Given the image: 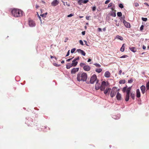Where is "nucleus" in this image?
<instances>
[{"mask_svg": "<svg viewBox=\"0 0 149 149\" xmlns=\"http://www.w3.org/2000/svg\"><path fill=\"white\" fill-rule=\"evenodd\" d=\"M127 55H123L120 57V58H125L127 57Z\"/></svg>", "mask_w": 149, "mask_h": 149, "instance_id": "nucleus-44", "label": "nucleus"}, {"mask_svg": "<svg viewBox=\"0 0 149 149\" xmlns=\"http://www.w3.org/2000/svg\"><path fill=\"white\" fill-rule=\"evenodd\" d=\"M146 88L147 90L149 89V81H148L146 84Z\"/></svg>", "mask_w": 149, "mask_h": 149, "instance_id": "nucleus-30", "label": "nucleus"}, {"mask_svg": "<svg viewBox=\"0 0 149 149\" xmlns=\"http://www.w3.org/2000/svg\"><path fill=\"white\" fill-rule=\"evenodd\" d=\"M84 41L86 43V45H87V46H88L87 44V41H85V40H84Z\"/></svg>", "mask_w": 149, "mask_h": 149, "instance_id": "nucleus-64", "label": "nucleus"}, {"mask_svg": "<svg viewBox=\"0 0 149 149\" xmlns=\"http://www.w3.org/2000/svg\"><path fill=\"white\" fill-rule=\"evenodd\" d=\"M69 54H70V50H69L67 53V54L65 56L66 57H67V56H68L69 55Z\"/></svg>", "mask_w": 149, "mask_h": 149, "instance_id": "nucleus-46", "label": "nucleus"}, {"mask_svg": "<svg viewBox=\"0 0 149 149\" xmlns=\"http://www.w3.org/2000/svg\"><path fill=\"white\" fill-rule=\"evenodd\" d=\"M59 2L57 0H54L51 3V5L53 6H56L58 4Z\"/></svg>", "mask_w": 149, "mask_h": 149, "instance_id": "nucleus-9", "label": "nucleus"}, {"mask_svg": "<svg viewBox=\"0 0 149 149\" xmlns=\"http://www.w3.org/2000/svg\"><path fill=\"white\" fill-rule=\"evenodd\" d=\"M94 65H95L96 67H101V65L97 63H95L94 64Z\"/></svg>", "mask_w": 149, "mask_h": 149, "instance_id": "nucleus-32", "label": "nucleus"}, {"mask_svg": "<svg viewBox=\"0 0 149 149\" xmlns=\"http://www.w3.org/2000/svg\"><path fill=\"white\" fill-rule=\"evenodd\" d=\"M76 50V49L75 48H73L71 49V53H73Z\"/></svg>", "mask_w": 149, "mask_h": 149, "instance_id": "nucleus-35", "label": "nucleus"}, {"mask_svg": "<svg viewBox=\"0 0 149 149\" xmlns=\"http://www.w3.org/2000/svg\"><path fill=\"white\" fill-rule=\"evenodd\" d=\"M116 38L121 40H123V38L119 36H117Z\"/></svg>", "mask_w": 149, "mask_h": 149, "instance_id": "nucleus-27", "label": "nucleus"}, {"mask_svg": "<svg viewBox=\"0 0 149 149\" xmlns=\"http://www.w3.org/2000/svg\"><path fill=\"white\" fill-rule=\"evenodd\" d=\"M72 63H68L66 65V68L67 69H70L71 67L73 66Z\"/></svg>", "mask_w": 149, "mask_h": 149, "instance_id": "nucleus-20", "label": "nucleus"}, {"mask_svg": "<svg viewBox=\"0 0 149 149\" xmlns=\"http://www.w3.org/2000/svg\"><path fill=\"white\" fill-rule=\"evenodd\" d=\"M74 59L76 61H78V60H79V56L77 57L76 58H75Z\"/></svg>", "mask_w": 149, "mask_h": 149, "instance_id": "nucleus-50", "label": "nucleus"}, {"mask_svg": "<svg viewBox=\"0 0 149 149\" xmlns=\"http://www.w3.org/2000/svg\"><path fill=\"white\" fill-rule=\"evenodd\" d=\"M36 7L37 8H38L39 7V6H38V5H36Z\"/></svg>", "mask_w": 149, "mask_h": 149, "instance_id": "nucleus-63", "label": "nucleus"}, {"mask_svg": "<svg viewBox=\"0 0 149 149\" xmlns=\"http://www.w3.org/2000/svg\"><path fill=\"white\" fill-rule=\"evenodd\" d=\"M47 13H45V14H42L41 15H40L41 16H42V17H45V15H46L47 14Z\"/></svg>", "mask_w": 149, "mask_h": 149, "instance_id": "nucleus-42", "label": "nucleus"}, {"mask_svg": "<svg viewBox=\"0 0 149 149\" xmlns=\"http://www.w3.org/2000/svg\"><path fill=\"white\" fill-rule=\"evenodd\" d=\"M144 4L146 5L147 6H148L149 7V5L148 4V3H144Z\"/></svg>", "mask_w": 149, "mask_h": 149, "instance_id": "nucleus-57", "label": "nucleus"}, {"mask_svg": "<svg viewBox=\"0 0 149 149\" xmlns=\"http://www.w3.org/2000/svg\"><path fill=\"white\" fill-rule=\"evenodd\" d=\"M87 78V74L85 72H80L77 75V79L79 81H86Z\"/></svg>", "mask_w": 149, "mask_h": 149, "instance_id": "nucleus-1", "label": "nucleus"}, {"mask_svg": "<svg viewBox=\"0 0 149 149\" xmlns=\"http://www.w3.org/2000/svg\"><path fill=\"white\" fill-rule=\"evenodd\" d=\"M133 82V80L132 79H131L130 80H129L128 81V82L129 83H131Z\"/></svg>", "mask_w": 149, "mask_h": 149, "instance_id": "nucleus-47", "label": "nucleus"}, {"mask_svg": "<svg viewBox=\"0 0 149 149\" xmlns=\"http://www.w3.org/2000/svg\"><path fill=\"white\" fill-rule=\"evenodd\" d=\"M84 70L86 71H89L91 69V67L88 65H84L83 67Z\"/></svg>", "mask_w": 149, "mask_h": 149, "instance_id": "nucleus-10", "label": "nucleus"}, {"mask_svg": "<svg viewBox=\"0 0 149 149\" xmlns=\"http://www.w3.org/2000/svg\"><path fill=\"white\" fill-rule=\"evenodd\" d=\"M113 4V3H109L108 5V8L110 7H111L112 6Z\"/></svg>", "mask_w": 149, "mask_h": 149, "instance_id": "nucleus-40", "label": "nucleus"}, {"mask_svg": "<svg viewBox=\"0 0 149 149\" xmlns=\"http://www.w3.org/2000/svg\"><path fill=\"white\" fill-rule=\"evenodd\" d=\"M72 63L73 66L75 67L77 65L78 63V62L76 61L74 59L72 61Z\"/></svg>", "mask_w": 149, "mask_h": 149, "instance_id": "nucleus-19", "label": "nucleus"}, {"mask_svg": "<svg viewBox=\"0 0 149 149\" xmlns=\"http://www.w3.org/2000/svg\"><path fill=\"white\" fill-rule=\"evenodd\" d=\"M102 69L100 68H97L95 70V71L98 73H100L102 71Z\"/></svg>", "mask_w": 149, "mask_h": 149, "instance_id": "nucleus-25", "label": "nucleus"}, {"mask_svg": "<svg viewBox=\"0 0 149 149\" xmlns=\"http://www.w3.org/2000/svg\"><path fill=\"white\" fill-rule=\"evenodd\" d=\"M117 90L116 87H113L111 93L110 95L111 97H113L115 96L117 92Z\"/></svg>", "mask_w": 149, "mask_h": 149, "instance_id": "nucleus-4", "label": "nucleus"}, {"mask_svg": "<svg viewBox=\"0 0 149 149\" xmlns=\"http://www.w3.org/2000/svg\"><path fill=\"white\" fill-rule=\"evenodd\" d=\"M130 94H127L125 97V100L126 101H128L129 99Z\"/></svg>", "mask_w": 149, "mask_h": 149, "instance_id": "nucleus-24", "label": "nucleus"}, {"mask_svg": "<svg viewBox=\"0 0 149 149\" xmlns=\"http://www.w3.org/2000/svg\"><path fill=\"white\" fill-rule=\"evenodd\" d=\"M136 96L138 97L139 98L141 96V93L140 90L139 89H137L136 91Z\"/></svg>", "mask_w": 149, "mask_h": 149, "instance_id": "nucleus-16", "label": "nucleus"}, {"mask_svg": "<svg viewBox=\"0 0 149 149\" xmlns=\"http://www.w3.org/2000/svg\"><path fill=\"white\" fill-rule=\"evenodd\" d=\"M81 33H82V35H85V31H83Z\"/></svg>", "mask_w": 149, "mask_h": 149, "instance_id": "nucleus-53", "label": "nucleus"}, {"mask_svg": "<svg viewBox=\"0 0 149 149\" xmlns=\"http://www.w3.org/2000/svg\"><path fill=\"white\" fill-rule=\"evenodd\" d=\"M130 49L131 51H132L134 52H136V49L134 47H132L130 48Z\"/></svg>", "mask_w": 149, "mask_h": 149, "instance_id": "nucleus-22", "label": "nucleus"}, {"mask_svg": "<svg viewBox=\"0 0 149 149\" xmlns=\"http://www.w3.org/2000/svg\"><path fill=\"white\" fill-rule=\"evenodd\" d=\"M127 87H124L123 89V92H125L127 90Z\"/></svg>", "mask_w": 149, "mask_h": 149, "instance_id": "nucleus-37", "label": "nucleus"}, {"mask_svg": "<svg viewBox=\"0 0 149 149\" xmlns=\"http://www.w3.org/2000/svg\"><path fill=\"white\" fill-rule=\"evenodd\" d=\"M124 45L125 44H123L120 49V51L122 52H123L124 50Z\"/></svg>", "mask_w": 149, "mask_h": 149, "instance_id": "nucleus-28", "label": "nucleus"}, {"mask_svg": "<svg viewBox=\"0 0 149 149\" xmlns=\"http://www.w3.org/2000/svg\"><path fill=\"white\" fill-rule=\"evenodd\" d=\"M111 9L112 11V13L111 14V15L113 17H115L116 16V11L114 10L113 8H111Z\"/></svg>", "mask_w": 149, "mask_h": 149, "instance_id": "nucleus-12", "label": "nucleus"}, {"mask_svg": "<svg viewBox=\"0 0 149 149\" xmlns=\"http://www.w3.org/2000/svg\"><path fill=\"white\" fill-rule=\"evenodd\" d=\"M146 47L144 45L143 46L142 48L143 49H146Z\"/></svg>", "mask_w": 149, "mask_h": 149, "instance_id": "nucleus-55", "label": "nucleus"}, {"mask_svg": "<svg viewBox=\"0 0 149 149\" xmlns=\"http://www.w3.org/2000/svg\"><path fill=\"white\" fill-rule=\"evenodd\" d=\"M122 72V71L121 70H120L118 74L119 75H121Z\"/></svg>", "mask_w": 149, "mask_h": 149, "instance_id": "nucleus-56", "label": "nucleus"}, {"mask_svg": "<svg viewBox=\"0 0 149 149\" xmlns=\"http://www.w3.org/2000/svg\"><path fill=\"white\" fill-rule=\"evenodd\" d=\"M131 97L133 100H134L135 99V95L134 93H131Z\"/></svg>", "mask_w": 149, "mask_h": 149, "instance_id": "nucleus-26", "label": "nucleus"}, {"mask_svg": "<svg viewBox=\"0 0 149 149\" xmlns=\"http://www.w3.org/2000/svg\"><path fill=\"white\" fill-rule=\"evenodd\" d=\"M89 18H90V17L89 16H86V19L87 20H88L89 19Z\"/></svg>", "mask_w": 149, "mask_h": 149, "instance_id": "nucleus-58", "label": "nucleus"}, {"mask_svg": "<svg viewBox=\"0 0 149 149\" xmlns=\"http://www.w3.org/2000/svg\"><path fill=\"white\" fill-rule=\"evenodd\" d=\"M123 23L125 26L127 28H130V24L129 23L125 21H123Z\"/></svg>", "mask_w": 149, "mask_h": 149, "instance_id": "nucleus-17", "label": "nucleus"}, {"mask_svg": "<svg viewBox=\"0 0 149 149\" xmlns=\"http://www.w3.org/2000/svg\"><path fill=\"white\" fill-rule=\"evenodd\" d=\"M79 68H73L71 70V73L72 74H75L76 72L79 71Z\"/></svg>", "mask_w": 149, "mask_h": 149, "instance_id": "nucleus-13", "label": "nucleus"}, {"mask_svg": "<svg viewBox=\"0 0 149 149\" xmlns=\"http://www.w3.org/2000/svg\"><path fill=\"white\" fill-rule=\"evenodd\" d=\"M72 58H69L66 60V61L69 62L72 59Z\"/></svg>", "mask_w": 149, "mask_h": 149, "instance_id": "nucleus-54", "label": "nucleus"}, {"mask_svg": "<svg viewBox=\"0 0 149 149\" xmlns=\"http://www.w3.org/2000/svg\"><path fill=\"white\" fill-rule=\"evenodd\" d=\"M119 7L120 8H123V6L122 4L120 3L119 5Z\"/></svg>", "mask_w": 149, "mask_h": 149, "instance_id": "nucleus-39", "label": "nucleus"}, {"mask_svg": "<svg viewBox=\"0 0 149 149\" xmlns=\"http://www.w3.org/2000/svg\"><path fill=\"white\" fill-rule=\"evenodd\" d=\"M110 72L108 71H107L105 72L104 76L106 77L109 78L110 77Z\"/></svg>", "mask_w": 149, "mask_h": 149, "instance_id": "nucleus-15", "label": "nucleus"}, {"mask_svg": "<svg viewBox=\"0 0 149 149\" xmlns=\"http://www.w3.org/2000/svg\"><path fill=\"white\" fill-rule=\"evenodd\" d=\"M63 5L65 6L66 5H67L68 6H70V4L69 3H68L67 2H66L65 3L63 2Z\"/></svg>", "mask_w": 149, "mask_h": 149, "instance_id": "nucleus-29", "label": "nucleus"}, {"mask_svg": "<svg viewBox=\"0 0 149 149\" xmlns=\"http://www.w3.org/2000/svg\"><path fill=\"white\" fill-rule=\"evenodd\" d=\"M143 27H144L143 25H142L140 28V30L141 31H142L143 29Z\"/></svg>", "mask_w": 149, "mask_h": 149, "instance_id": "nucleus-43", "label": "nucleus"}, {"mask_svg": "<svg viewBox=\"0 0 149 149\" xmlns=\"http://www.w3.org/2000/svg\"><path fill=\"white\" fill-rule=\"evenodd\" d=\"M140 88L141 90L142 93L143 94H144L146 90V87L144 85L142 86H141Z\"/></svg>", "mask_w": 149, "mask_h": 149, "instance_id": "nucleus-14", "label": "nucleus"}, {"mask_svg": "<svg viewBox=\"0 0 149 149\" xmlns=\"http://www.w3.org/2000/svg\"><path fill=\"white\" fill-rule=\"evenodd\" d=\"M115 21L116 22V25L118 26H119L120 24L119 22L117 23V21L116 20Z\"/></svg>", "mask_w": 149, "mask_h": 149, "instance_id": "nucleus-41", "label": "nucleus"}, {"mask_svg": "<svg viewBox=\"0 0 149 149\" xmlns=\"http://www.w3.org/2000/svg\"><path fill=\"white\" fill-rule=\"evenodd\" d=\"M91 61V59H88V60L87 61V62H90Z\"/></svg>", "mask_w": 149, "mask_h": 149, "instance_id": "nucleus-62", "label": "nucleus"}, {"mask_svg": "<svg viewBox=\"0 0 149 149\" xmlns=\"http://www.w3.org/2000/svg\"><path fill=\"white\" fill-rule=\"evenodd\" d=\"M53 65L55 66H56V67H59V66H61V65L60 64H57V63H53Z\"/></svg>", "mask_w": 149, "mask_h": 149, "instance_id": "nucleus-36", "label": "nucleus"}, {"mask_svg": "<svg viewBox=\"0 0 149 149\" xmlns=\"http://www.w3.org/2000/svg\"><path fill=\"white\" fill-rule=\"evenodd\" d=\"M131 89V87H129L127 89L126 91V92L127 94H130V90Z\"/></svg>", "mask_w": 149, "mask_h": 149, "instance_id": "nucleus-21", "label": "nucleus"}, {"mask_svg": "<svg viewBox=\"0 0 149 149\" xmlns=\"http://www.w3.org/2000/svg\"><path fill=\"white\" fill-rule=\"evenodd\" d=\"M88 1V0H79L78 1V3L79 5H81L82 3H86Z\"/></svg>", "mask_w": 149, "mask_h": 149, "instance_id": "nucleus-7", "label": "nucleus"}, {"mask_svg": "<svg viewBox=\"0 0 149 149\" xmlns=\"http://www.w3.org/2000/svg\"><path fill=\"white\" fill-rule=\"evenodd\" d=\"M116 97L118 100H120L121 98V95L119 92H118L116 95Z\"/></svg>", "mask_w": 149, "mask_h": 149, "instance_id": "nucleus-18", "label": "nucleus"}, {"mask_svg": "<svg viewBox=\"0 0 149 149\" xmlns=\"http://www.w3.org/2000/svg\"><path fill=\"white\" fill-rule=\"evenodd\" d=\"M111 89L109 88H107L105 90H104V93L105 94H107L109 91Z\"/></svg>", "mask_w": 149, "mask_h": 149, "instance_id": "nucleus-23", "label": "nucleus"}, {"mask_svg": "<svg viewBox=\"0 0 149 149\" xmlns=\"http://www.w3.org/2000/svg\"><path fill=\"white\" fill-rule=\"evenodd\" d=\"M29 24L30 27H33L35 25L34 22L32 20H29Z\"/></svg>", "mask_w": 149, "mask_h": 149, "instance_id": "nucleus-11", "label": "nucleus"}, {"mask_svg": "<svg viewBox=\"0 0 149 149\" xmlns=\"http://www.w3.org/2000/svg\"><path fill=\"white\" fill-rule=\"evenodd\" d=\"M142 20L143 21L146 22L147 20V18H142Z\"/></svg>", "mask_w": 149, "mask_h": 149, "instance_id": "nucleus-33", "label": "nucleus"}, {"mask_svg": "<svg viewBox=\"0 0 149 149\" xmlns=\"http://www.w3.org/2000/svg\"><path fill=\"white\" fill-rule=\"evenodd\" d=\"M108 85L109 83L108 82H106L104 81H102L101 84L100 90L101 91L104 90L106 87L107 88Z\"/></svg>", "mask_w": 149, "mask_h": 149, "instance_id": "nucleus-3", "label": "nucleus"}, {"mask_svg": "<svg viewBox=\"0 0 149 149\" xmlns=\"http://www.w3.org/2000/svg\"><path fill=\"white\" fill-rule=\"evenodd\" d=\"M50 57H51V58H55V59L56 60V57H54L53 56H51Z\"/></svg>", "mask_w": 149, "mask_h": 149, "instance_id": "nucleus-60", "label": "nucleus"}, {"mask_svg": "<svg viewBox=\"0 0 149 149\" xmlns=\"http://www.w3.org/2000/svg\"><path fill=\"white\" fill-rule=\"evenodd\" d=\"M13 16L15 17L21 16L22 14V11L21 10L17 9H14L11 11Z\"/></svg>", "mask_w": 149, "mask_h": 149, "instance_id": "nucleus-2", "label": "nucleus"}, {"mask_svg": "<svg viewBox=\"0 0 149 149\" xmlns=\"http://www.w3.org/2000/svg\"><path fill=\"white\" fill-rule=\"evenodd\" d=\"M80 44L82 45H84V43L83 41L81 40H80L79 41Z\"/></svg>", "mask_w": 149, "mask_h": 149, "instance_id": "nucleus-38", "label": "nucleus"}, {"mask_svg": "<svg viewBox=\"0 0 149 149\" xmlns=\"http://www.w3.org/2000/svg\"><path fill=\"white\" fill-rule=\"evenodd\" d=\"M101 86V84L98 83V81H97L95 85V88L96 90H97L99 89H100Z\"/></svg>", "mask_w": 149, "mask_h": 149, "instance_id": "nucleus-6", "label": "nucleus"}, {"mask_svg": "<svg viewBox=\"0 0 149 149\" xmlns=\"http://www.w3.org/2000/svg\"><path fill=\"white\" fill-rule=\"evenodd\" d=\"M98 30L99 31H101V29L100 28H98Z\"/></svg>", "mask_w": 149, "mask_h": 149, "instance_id": "nucleus-61", "label": "nucleus"}, {"mask_svg": "<svg viewBox=\"0 0 149 149\" xmlns=\"http://www.w3.org/2000/svg\"><path fill=\"white\" fill-rule=\"evenodd\" d=\"M134 6L136 7H137L139 6V4L137 3H134Z\"/></svg>", "mask_w": 149, "mask_h": 149, "instance_id": "nucleus-49", "label": "nucleus"}, {"mask_svg": "<svg viewBox=\"0 0 149 149\" xmlns=\"http://www.w3.org/2000/svg\"><path fill=\"white\" fill-rule=\"evenodd\" d=\"M117 15L118 17H120L122 16V14L121 12H118L117 13Z\"/></svg>", "mask_w": 149, "mask_h": 149, "instance_id": "nucleus-31", "label": "nucleus"}, {"mask_svg": "<svg viewBox=\"0 0 149 149\" xmlns=\"http://www.w3.org/2000/svg\"><path fill=\"white\" fill-rule=\"evenodd\" d=\"M113 118L114 119H118L119 118V117H116V116H113Z\"/></svg>", "mask_w": 149, "mask_h": 149, "instance_id": "nucleus-45", "label": "nucleus"}, {"mask_svg": "<svg viewBox=\"0 0 149 149\" xmlns=\"http://www.w3.org/2000/svg\"><path fill=\"white\" fill-rule=\"evenodd\" d=\"M96 9V7L95 6H94L92 8V10L93 11H95Z\"/></svg>", "mask_w": 149, "mask_h": 149, "instance_id": "nucleus-52", "label": "nucleus"}, {"mask_svg": "<svg viewBox=\"0 0 149 149\" xmlns=\"http://www.w3.org/2000/svg\"><path fill=\"white\" fill-rule=\"evenodd\" d=\"M73 15L72 14H70V15H68L67 17H72V16H73Z\"/></svg>", "mask_w": 149, "mask_h": 149, "instance_id": "nucleus-48", "label": "nucleus"}, {"mask_svg": "<svg viewBox=\"0 0 149 149\" xmlns=\"http://www.w3.org/2000/svg\"><path fill=\"white\" fill-rule=\"evenodd\" d=\"M110 1L109 0H107L105 1V4H107L110 2Z\"/></svg>", "mask_w": 149, "mask_h": 149, "instance_id": "nucleus-51", "label": "nucleus"}, {"mask_svg": "<svg viewBox=\"0 0 149 149\" xmlns=\"http://www.w3.org/2000/svg\"><path fill=\"white\" fill-rule=\"evenodd\" d=\"M80 65L81 67H83L84 66V65H85V64L84 63H80Z\"/></svg>", "mask_w": 149, "mask_h": 149, "instance_id": "nucleus-34", "label": "nucleus"}, {"mask_svg": "<svg viewBox=\"0 0 149 149\" xmlns=\"http://www.w3.org/2000/svg\"><path fill=\"white\" fill-rule=\"evenodd\" d=\"M68 40V38H66L65 39V42H66L67 40Z\"/></svg>", "mask_w": 149, "mask_h": 149, "instance_id": "nucleus-59", "label": "nucleus"}, {"mask_svg": "<svg viewBox=\"0 0 149 149\" xmlns=\"http://www.w3.org/2000/svg\"><path fill=\"white\" fill-rule=\"evenodd\" d=\"M97 76L95 74H93L92 76L90 79V83L93 84L95 81L97 80Z\"/></svg>", "mask_w": 149, "mask_h": 149, "instance_id": "nucleus-5", "label": "nucleus"}, {"mask_svg": "<svg viewBox=\"0 0 149 149\" xmlns=\"http://www.w3.org/2000/svg\"><path fill=\"white\" fill-rule=\"evenodd\" d=\"M77 51L79 54H81L82 55L85 56L86 55V53L83 50L80 49H78L77 50Z\"/></svg>", "mask_w": 149, "mask_h": 149, "instance_id": "nucleus-8", "label": "nucleus"}]
</instances>
